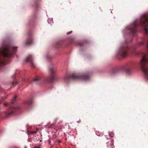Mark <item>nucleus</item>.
Instances as JSON below:
<instances>
[{"label": "nucleus", "instance_id": "nucleus-9", "mask_svg": "<svg viewBox=\"0 0 148 148\" xmlns=\"http://www.w3.org/2000/svg\"><path fill=\"white\" fill-rule=\"evenodd\" d=\"M34 101V99L32 98H30L24 102V103L26 105L29 106L32 104Z\"/></svg>", "mask_w": 148, "mask_h": 148}, {"label": "nucleus", "instance_id": "nucleus-22", "mask_svg": "<svg viewBox=\"0 0 148 148\" xmlns=\"http://www.w3.org/2000/svg\"><path fill=\"white\" fill-rule=\"evenodd\" d=\"M8 104V103H4V105L6 106H7Z\"/></svg>", "mask_w": 148, "mask_h": 148}, {"label": "nucleus", "instance_id": "nucleus-29", "mask_svg": "<svg viewBox=\"0 0 148 148\" xmlns=\"http://www.w3.org/2000/svg\"><path fill=\"white\" fill-rule=\"evenodd\" d=\"M134 53H135V54H136V52H134Z\"/></svg>", "mask_w": 148, "mask_h": 148}, {"label": "nucleus", "instance_id": "nucleus-15", "mask_svg": "<svg viewBox=\"0 0 148 148\" xmlns=\"http://www.w3.org/2000/svg\"><path fill=\"white\" fill-rule=\"evenodd\" d=\"M61 44L60 42H58L56 44V47L57 48H59L61 47Z\"/></svg>", "mask_w": 148, "mask_h": 148}, {"label": "nucleus", "instance_id": "nucleus-25", "mask_svg": "<svg viewBox=\"0 0 148 148\" xmlns=\"http://www.w3.org/2000/svg\"><path fill=\"white\" fill-rule=\"evenodd\" d=\"M34 148H37V147H36V146H35Z\"/></svg>", "mask_w": 148, "mask_h": 148}, {"label": "nucleus", "instance_id": "nucleus-21", "mask_svg": "<svg viewBox=\"0 0 148 148\" xmlns=\"http://www.w3.org/2000/svg\"><path fill=\"white\" fill-rule=\"evenodd\" d=\"M110 136V137H113V134H109Z\"/></svg>", "mask_w": 148, "mask_h": 148}, {"label": "nucleus", "instance_id": "nucleus-18", "mask_svg": "<svg viewBox=\"0 0 148 148\" xmlns=\"http://www.w3.org/2000/svg\"><path fill=\"white\" fill-rule=\"evenodd\" d=\"M77 44L81 46H82L83 45V44L82 42H77Z\"/></svg>", "mask_w": 148, "mask_h": 148}, {"label": "nucleus", "instance_id": "nucleus-1", "mask_svg": "<svg viewBox=\"0 0 148 148\" xmlns=\"http://www.w3.org/2000/svg\"><path fill=\"white\" fill-rule=\"evenodd\" d=\"M17 47H12L8 39L3 40L0 48V70L2 66L10 62V58L16 52Z\"/></svg>", "mask_w": 148, "mask_h": 148}, {"label": "nucleus", "instance_id": "nucleus-28", "mask_svg": "<svg viewBox=\"0 0 148 148\" xmlns=\"http://www.w3.org/2000/svg\"><path fill=\"white\" fill-rule=\"evenodd\" d=\"M36 7H37V5H36Z\"/></svg>", "mask_w": 148, "mask_h": 148}, {"label": "nucleus", "instance_id": "nucleus-14", "mask_svg": "<svg viewBox=\"0 0 148 148\" xmlns=\"http://www.w3.org/2000/svg\"><path fill=\"white\" fill-rule=\"evenodd\" d=\"M16 96H15L14 98L12 99V100L11 101L10 103H14L16 100Z\"/></svg>", "mask_w": 148, "mask_h": 148}, {"label": "nucleus", "instance_id": "nucleus-5", "mask_svg": "<svg viewBox=\"0 0 148 148\" xmlns=\"http://www.w3.org/2000/svg\"><path fill=\"white\" fill-rule=\"evenodd\" d=\"M129 50V48L127 45L123 46L119 51V55L122 58H125L127 56Z\"/></svg>", "mask_w": 148, "mask_h": 148}, {"label": "nucleus", "instance_id": "nucleus-26", "mask_svg": "<svg viewBox=\"0 0 148 148\" xmlns=\"http://www.w3.org/2000/svg\"><path fill=\"white\" fill-rule=\"evenodd\" d=\"M25 148H27V147L26 146L25 147Z\"/></svg>", "mask_w": 148, "mask_h": 148}, {"label": "nucleus", "instance_id": "nucleus-17", "mask_svg": "<svg viewBox=\"0 0 148 148\" xmlns=\"http://www.w3.org/2000/svg\"><path fill=\"white\" fill-rule=\"evenodd\" d=\"M36 131H30L29 132L30 134H33L34 135V134H36Z\"/></svg>", "mask_w": 148, "mask_h": 148}, {"label": "nucleus", "instance_id": "nucleus-3", "mask_svg": "<svg viewBox=\"0 0 148 148\" xmlns=\"http://www.w3.org/2000/svg\"><path fill=\"white\" fill-rule=\"evenodd\" d=\"M140 65L142 71L144 73L145 78L148 80V56L147 54L143 56Z\"/></svg>", "mask_w": 148, "mask_h": 148}, {"label": "nucleus", "instance_id": "nucleus-2", "mask_svg": "<svg viewBox=\"0 0 148 148\" xmlns=\"http://www.w3.org/2000/svg\"><path fill=\"white\" fill-rule=\"evenodd\" d=\"M90 75L89 72L84 74L73 73L69 76H66L64 77V80L66 83L68 82L71 79L87 80L89 79Z\"/></svg>", "mask_w": 148, "mask_h": 148}, {"label": "nucleus", "instance_id": "nucleus-24", "mask_svg": "<svg viewBox=\"0 0 148 148\" xmlns=\"http://www.w3.org/2000/svg\"><path fill=\"white\" fill-rule=\"evenodd\" d=\"M3 99V97H0V100H1V99Z\"/></svg>", "mask_w": 148, "mask_h": 148}, {"label": "nucleus", "instance_id": "nucleus-6", "mask_svg": "<svg viewBox=\"0 0 148 148\" xmlns=\"http://www.w3.org/2000/svg\"><path fill=\"white\" fill-rule=\"evenodd\" d=\"M134 67V64L132 63L125 66L124 67V69L126 73H129L130 72L131 69Z\"/></svg>", "mask_w": 148, "mask_h": 148}, {"label": "nucleus", "instance_id": "nucleus-20", "mask_svg": "<svg viewBox=\"0 0 148 148\" xmlns=\"http://www.w3.org/2000/svg\"><path fill=\"white\" fill-rule=\"evenodd\" d=\"M96 133L97 135L98 136H101V134H100V135H99L98 134V132H97Z\"/></svg>", "mask_w": 148, "mask_h": 148}, {"label": "nucleus", "instance_id": "nucleus-7", "mask_svg": "<svg viewBox=\"0 0 148 148\" xmlns=\"http://www.w3.org/2000/svg\"><path fill=\"white\" fill-rule=\"evenodd\" d=\"M25 61L26 62H29L30 63L32 68H34L35 67L32 55H29L27 56L26 58Z\"/></svg>", "mask_w": 148, "mask_h": 148}, {"label": "nucleus", "instance_id": "nucleus-23", "mask_svg": "<svg viewBox=\"0 0 148 148\" xmlns=\"http://www.w3.org/2000/svg\"><path fill=\"white\" fill-rule=\"evenodd\" d=\"M37 80V78H36L33 80V81H35Z\"/></svg>", "mask_w": 148, "mask_h": 148}, {"label": "nucleus", "instance_id": "nucleus-8", "mask_svg": "<svg viewBox=\"0 0 148 148\" xmlns=\"http://www.w3.org/2000/svg\"><path fill=\"white\" fill-rule=\"evenodd\" d=\"M19 107H12L11 108L10 110L5 112V114L7 117L10 116L13 114L15 110L16 109H18Z\"/></svg>", "mask_w": 148, "mask_h": 148}, {"label": "nucleus", "instance_id": "nucleus-10", "mask_svg": "<svg viewBox=\"0 0 148 148\" xmlns=\"http://www.w3.org/2000/svg\"><path fill=\"white\" fill-rule=\"evenodd\" d=\"M119 72V70L117 69H113L112 70L110 73V74L111 75H113L115 74L118 73Z\"/></svg>", "mask_w": 148, "mask_h": 148}, {"label": "nucleus", "instance_id": "nucleus-4", "mask_svg": "<svg viewBox=\"0 0 148 148\" xmlns=\"http://www.w3.org/2000/svg\"><path fill=\"white\" fill-rule=\"evenodd\" d=\"M49 71L50 74L49 75L45 78L44 81L46 83H52L55 80L54 75L56 71L52 67L49 68Z\"/></svg>", "mask_w": 148, "mask_h": 148}, {"label": "nucleus", "instance_id": "nucleus-16", "mask_svg": "<svg viewBox=\"0 0 148 148\" xmlns=\"http://www.w3.org/2000/svg\"><path fill=\"white\" fill-rule=\"evenodd\" d=\"M107 145H110L111 147V148H113L114 146L113 145V143H112V142H110V143H109V142L107 143Z\"/></svg>", "mask_w": 148, "mask_h": 148}, {"label": "nucleus", "instance_id": "nucleus-30", "mask_svg": "<svg viewBox=\"0 0 148 148\" xmlns=\"http://www.w3.org/2000/svg\"><path fill=\"white\" fill-rule=\"evenodd\" d=\"M36 130H37V128H36Z\"/></svg>", "mask_w": 148, "mask_h": 148}, {"label": "nucleus", "instance_id": "nucleus-27", "mask_svg": "<svg viewBox=\"0 0 148 148\" xmlns=\"http://www.w3.org/2000/svg\"><path fill=\"white\" fill-rule=\"evenodd\" d=\"M38 148H41L40 147H38Z\"/></svg>", "mask_w": 148, "mask_h": 148}, {"label": "nucleus", "instance_id": "nucleus-12", "mask_svg": "<svg viewBox=\"0 0 148 148\" xmlns=\"http://www.w3.org/2000/svg\"><path fill=\"white\" fill-rule=\"evenodd\" d=\"M12 78L13 81L11 83V85H12L14 86L16 85L17 83V82L15 80V77L14 76H13Z\"/></svg>", "mask_w": 148, "mask_h": 148}, {"label": "nucleus", "instance_id": "nucleus-19", "mask_svg": "<svg viewBox=\"0 0 148 148\" xmlns=\"http://www.w3.org/2000/svg\"><path fill=\"white\" fill-rule=\"evenodd\" d=\"M72 32V31H71L70 32H69L67 33V34H70Z\"/></svg>", "mask_w": 148, "mask_h": 148}, {"label": "nucleus", "instance_id": "nucleus-11", "mask_svg": "<svg viewBox=\"0 0 148 148\" xmlns=\"http://www.w3.org/2000/svg\"><path fill=\"white\" fill-rule=\"evenodd\" d=\"M33 42V40H32V38L31 37H30L29 38V39L27 40L26 42V45H29L31 44Z\"/></svg>", "mask_w": 148, "mask_h": 148}, {"label": "nucleus", "instance_id": "nucleus-13", "mask_svg": "<svg viewBox=\"0 0 148 148\" xmlns=\"http://www.w3.org/2000/svg\"><path fill=\"white\" fill-rule=\"evenodd\" d=\"M38 84H40L41 83L43 82V80H42L41 79V78L40 77H38Z\"/></svg>", "mask_w": 148, "mask_h": 148}]
</instances>
